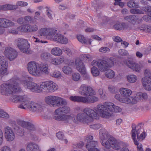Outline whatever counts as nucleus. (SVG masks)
Here are the masks:
<instances>
[{"instance_id": "f257e3e1", "label": "nucleus", "mask_w": 151, "mask_h": 151, "mask_svg": "<svg viewBox=\"0 0 151 151\" xmlns=\"http://www.w3.org/2000/svg\"><path fill=\"white\" fill-rule=\"evenodd\" d=\"M33 81V78L28 76H26L24 81H21L19 79L15 77L9 81L0 86V93L5 96H10L20 92L21 89L19 87V83L21 82L23 86L27 88Z\"/></svg>"}, {"instance_id": "f03ea898", "label": "nucleus", "mask_w": 151, "mask_h": 151, "mask_svg": "<svg viewBox=\"0 0 151 151\" xmlns=\"http://www.w3.org/2000/svg\"><path fill=\"white\" fill-rule=\"evenodd\" d=\"M99 132L101 142L103 146L108 149L111 146L113 149L116 150L121 148L122 145V142L111 137L106 130L101 129L99 130Z\"/></svg>"}, {"instance_id": "7ed1b4c3", "label": "nucleus", "mask_w": 151, "mask_h": 151, "mask_svg": "<svg viewBox=\"0 0 151 151\" xmlns=\"http://www.w3.org/2000/svg\"><path fill=\"white\" fill-rule=\"evenodd\" d=\"M112 103L105 102L103 104H99L95 108V110L101 117L107 118L112 115Z\"/></svg>"}, {"instance_id": "20e7f679", "label": "nucleus", "mask_w": 151, "mask_h": 151, "mask_svg": "<svg viewBox=\"0 0 151 151\" xmlns=\"http://www.w3.org/2000/svg\"><path fill=\"white\" fill-rule=\"evenodd\" d=\"M46 103L51 107H58L67 104L66 101L63 98L58 96L50 95L45 97Z\"/></svg>"}, {"instance_id": "39448f33", "label": "nucleus", "mask_w": 151, "mask_h": 151, "mask_svg": "<svg viewBox=\"0 0 151 151\" xmlns=\"http://www.w3.org/2000/svg\"><path fill=\"white\" fill-rule=\"evenodd\" d=\"M70 109L68 106H64L60 107L55 111L56 115L54 118L58 120L65 121L71 119V117L68 115H64L69 113Z\"/></svg>"}, {"instance_id": "423d86ee", "label": "nucleus", "mask_w": 151, "mask_h": 151, "mask_svg": "<svg viewBox=\"0 0 151 151\" xmlns=\"http://www.w3.org/2000/svg\"><path fill=\"white\" fill-rule=\"evenodd\" d=\"M132 130L131 132L132 137L134 140V144L135 145H137L139 143L136 138V133L138 140L144 139L146 136V133L145 132H144L139 135L140 132H142L141 131V127L139 124L136 126L135 124H133L132 125Z\"/></svg>"}, {"instance_id": "0eeeda50", "label": "nucleus", "mask_w": 151, "mask_h": 151, "mask_svg": "<svg viewBox=\"0 0 151 151\" xmlns=\"http://www.w3.org/2000/svg\"><path fill=\"white\" fill-rule=\"evenodd\" d=\"M15 42L21 52L27 54L32 53V52L30 48V45L27 40L19 38L15 40Z\"/></svg>"}, {"instance_id": "6e6552de", "label": "nucleus", "mask_w": 151, "mask_h": 151, "mask_svg": "<svg viewBox=\"0 0 151 151\" xmlns=\"http://www.w3.org/2000/svg\"><path fill=\"white\" fill-rule=\"evenodd\" d=\"M115 59L110 58L106 60H101L98 61V67L99 70L101 72H105L114 65Z\"/></svg>"}, {"instance_id": "1a4fd4ad", "label": "nucleus", "mask_w": 151, "mask_h": 151, "mask_svg": "<svg viewBox=\"0 0 151 151\" xmlns=\"http://www.w3.org/2000/svg\"><path fill=\"white\" fill-rule=\"evenodd\" d=\"M28 70L30 74L35 76H40V70H39V65L35 61H31L27 65Z\"/></svg>"}, {"instance_id": "9d476101", "label": "nucleus", "mask_w": 151, "mask_h": 151, "mask_svg": "<svg viewBox=\"0 0 151 151\" xmlns=\"http://www.w3.org/2000/svg\"><path fill=\"white\" fill-rule=\"evenodd\" d=\"M42 87L43 91L46 92H54L58 88V86L56 84L52 81H47L43 83Z\"/></svg>"}, {"instance_id": "9b49d317", "label": "nucleus", "mask_w": 151, "mask_h": 151, "mask_svg": "<svg viewBox=\"0 0 151 151\" xmlns=\"http://www.w3.org/2000/svg\"><path fill=\"white\" fill-rule=\"evenodd\" d=\"M79 93L82 95L85 96H91L95 94V92L93 89L91 87L82 84L80 87L79 89Z\"/></svg>"}, {"instance_id": "f8f14e48", "label": "nucleus", "mask_w": 151, "mask_h": 151, "mask_svg": "<svg viewBox=\"0 0 151 151\" xmlns=\"http://www.w3.org/2000/svg\"><path fill=\"white\" fill-rule=\"evenodd\" d=\"M114 29L122 30L124 29L130 30L133 29L132 26L129 24L124 22H117L115 23L112 26Z\"/></svg>"}, {"instance_id": "ddd939ff", "label": "nucleus", "mask_w": 151, "mask_h": 151, "mask_svg": "<svg viewBox=\"0 0 151 151\" xmlns=\"http://www.w3.org/2000/svg\"><path fill=\"white\" fill-rule=\"evenodd\" d=\"M4 53L6 56L10 61L14 60L17 56V51L10 47H6Z\"/></svg>"}, {"instance_id": "4468645a", "label": "nucleus", "mask_w": 151, "mask_h": 151, "mask_svg": "<svg viewBox=\"0 0 151 151\" xmlns=\"http://www.w3.org/2000/svg\"><path fill=\"white\" fill-rule=\"evenodd\" d=\"M124 20L132 23L133 25L137 23L139 24L142 21V19L138 18V17L135 15L126 16L124 17Z\"/></svg>"}, {"instance_id": "2eb2a0df", "label": "nucleus", "mask_w": 151, "mask_h": 151, "mask_svg": "<svg viewBox=\"0 0 151 151\" xmlns=\"http://www.w3.org/2000/svg\"><path fill=\"white\" fill-rule=\"evenodd\" d=\"M29 85L27 88L32 92L40 93L43 91V89L42 88L43 83L39 85L35 83L32 82Z\"/></svg>"}, {"instance_id": "dca6fc26", "label": "nucleus", "mask_w": 151, "mask_h": 151, "mask_svg": "<svg viewBox=\"0 0 151 151\" xmlns=\"http://www.w3.org/2000/svg\"><path fill=\"white\" fill-rule=\"evenodd\" d=\"M126 64L133 71L138 73L141 72L142 67L138 64L132 60H128L127 61Z\"/></svg>"}, {"instance_id": "f3484780", "label": "nucleus", "mask_w": 151, "mask_h": 151, "mask_svg": "<svg viewBox=\"0 0 151 151\" xmlns=\"http://www.w3.org/2000/svg\"><path fill=\"white\" fill-rule=\"evenodd\" d=\"M77 119L80 122L84 123H87L91 122L92 121L91 118H90L84 112L79 113L77 115Z\"/></svg>"}, {"instance_id": "a211bd4d", "label": "nucleus", "mask_w": 151, "mask_h": 151, "mask_svg": "<svg viewBox=\"0 0 151 151\" xmlns=\"http://www.w3.org/2000/svg\"><path fill=\"white\" fill-rule=\"evenodd\" d=\"M5 137L8 141H12L15 137V134L12 128L8 126L6 127L4 129Z\"/></svg>"}, {"instance_id": "6ab92c4d", "label": "nucleus", "mask_w": 151, "mask_h": 151, "mask_svg": "<svg viewBox=\"0 0 151 151\" xmlns=\"http://www.w3.org/2000/svg\"><path fill=\"white\" fill-rule=\"evenodd\" d=\"M21 103V104L18 106L19 108L23 109H28L30 110V109L31 108L33 102L28 100L26 97L24 96H23Z\"/></svg>"}, {"instance_id": "aec40b11", "label": "nucleus", "mask_w": 151, "mask_h": 151, "mask_svg": "<svg viewBox=\"0 0 151 151\" xmlns=\"http://www.w3.org/2000/svg\"><path fill=\"white\" fill-rule=\"evenodd\" d=\"M18 124L22 127H24L29 131H33L35 129L34 125L31 122H25L19 119L17 121Z\"/></svg>"}, {"instance_id": "412c9836", "label": "nucleus", "mask_w": 151, "mask_h": 151, "mask_svg": "<svg viewBox=\"0 0 151 151\" xmlns=\"http://www.w3.org/2000/svg\"><path fill=\"white\" fill-rule=\"evenodd\" d=\"M75 65L77 69L81 73H85L86 68L80 59H76L75 60Z\"/></svg>"}, {"instance_id": "4be33fe9", "label": "nucleus", "mask_w": 151, "mask_h": 151, "mask_svg": "<svg viewBox=\"0 0 151 151\" xmlns=\"http://www.w3.org/2000/svg\"><path fill=\"white\" fill-rule=\"evenodd\" d=\"M83 112H85L87 115L91 118L92 120L93 119H97L98 118L97 112L93 109L87 107L83 109Z\"/></svg>"}, {"instance_id": "5701e85b", "label": "nucleus", "mask_w": 151, "mask_h": 151, "mask_svg": "<svg viewBox=\"0 0 151 151\" xmlns=\"http://www.w3.org/2000/svg\"><path fill=\"white\" fill-rule=\"evenodd\" d=\"M144 88L148 91H151V78L145 77L142 79Z\"/></svg>"}, {"instance_id": "b1692460", "label": "nucleus", "mask_w": 151, "mask_h": 151, "mask_svg": "<svg viewBox=\"0 0 151 151\" xmlns=\"http://www.w3.org/2000/svg\"><path fill=\"white\" fill-rule=\"evenodd\" d=\"M0 23L5 28L14 25V23L10 20L5 18H0Z\"/></svg>"}, {"instance_id": "393cba45", "label": "nucleus", "mask_w": 151, "mask_h": 151, "mask_svg": "<svg viewBox=\"0 0 151 151\" xmlns=\"http://www.w3.org/2000/svg\"><path fill=\"white\" fill-rule=\"evenodd\" d=\"M83 96V103L91 104L98 101V98L95 96Z\"/></svg>"}, {"instance_id": "a878e982", "label": "nucleus", "mask_w": 151, "mask_h": 151, "mask_svg": "<svg viewBox=\"0 0 151 151\" xmlns=\"http://www.w3.org/2000/svg\"><path fill=\"white\" fill-rule=\"evenodd\" d=\"M30 111L37 113H40L43 111L42 107L41 104L33 102Z\"/></svg>"}, {"instance_id": "bb28decb", "label": "nucleus", "mask_w": 151, "mask_h": 151, "mask_svg": "<svg viewBox=\"0 0 151 151\" xmlns=\"http://www.w3.org/2000/svg\"><path fill=\"white\" fill-rule=\"evenodd\" d=\"M54 40L63 44H66L68 42V40L65 37L60 34H58Z\"/></svg>"}, {"instance_id": "cd10ccee", "label": "nucleus", "mask_w": 151, "mask_h": 151, "mask_svg": "<svg viewBox=\"0 0 151 151\" xmlns=\"http://www.w3.org/2000/svg\"><path fill=\"white\" fill-rule=\"evenodd\" d=\"M27 151H40L37 145L34 143H30L27 145Z\"/></svg>"}, {"instance_id": "c85d7f7f", "label": "nucleus", "mask_w": 151, "mask_h": 151, "mask_svg": "<svg viewBox=\"0 0 151 151\" xmlns=\"http://www.w3.org/2000/svg\"><path fill=\"white\" fill-rule=\"evenodd\" d=\"M39 70H40V75L42 73H44L46 74L49 73V69L48 68V65L47 64H43L39 65Z\"/></svg>"}, {"instance_id": "c756f323", "label": "nucleus", "mask_w": 151, "mask_h": 151, "mask_svg": "<svg viewBox=\"0 0 151 151\" xmlns=\"http://www.w3.org/2000/svg\"><path fill=\"white\" fill-rule=\"evenodd\" d=\"M57 32V30L56 29L54 28H49L48 36L54 40L57 35L58 34Z\"/></svg>"}, {"instance_id": "7c9ffc66", "label": "nucleus", "mask_w": 151, "mask_h": 151, "mask_svg": "<svg viewBox=\"0 0 151 151\" xmlns=\"http://www.w3.org/2000/svg\"><path fill=\"white\" fill-rule=\"evenodd\" d=\"M51 52L52 54L56 56H60L63 53L62 49H61L58 47H55L52 48Z\"/></svg>"}, {"instance_id": "2f4dec72", "label": "nucleus", "mask_w": 151, "mask_h": 151, "mask_svg": "<svg viewBox=\"0 0 151 151\" xmlns=\"http://www.w3.org/2000/svg\"><path fill=\"white\" fill-rule=\"evenodd\" d=\"M98 145V143L97 141H89L88 142L86 145V147L88 149L96 148Z\"/></svg>"}, {"instance_id": "473e14b6", "label": "nucleus", "mask_w": 151, "mask_h": 151, "mask_svg": "<svg viewBox=\"0 0 151 151\" xmlns=\"http://www.w3.org/2000/svg\"><path fill=\"white\" fill-rule=\"evenodd\" d=\"M124 101L123 103L128 104H134L137 103L136 100L133 97L128 96L126 97L124 99Z\"/></svg>"}, {"instance_id": "72a5a7b5", "label": "nucleus", "mask_w": 151, "mask_h": 151, "mask_svg": "<svg viewBox=\"0 0 151 151\" xmlns=\"http://www.w3.org/2000/svg\"><path fill=\"white\" fill-rule=\"evenodd\" d=\"M70 100L74 102L83 103V96H72L70 97Z\"/></svg>"}, {"instance_id": "f704fd0d", "label": "nucleus", "mask_w": 151, "mask_h": 151, "mask_svg": "<svg viewBox=\"0 0 151 151\" xmlns=\"http://www.w3.org/2000/svg\"><path fill=\"white\" fill-rule=\"evenodd\" d=\"M127 6L131 8H138L139 6L138 3L134 0H131L127 3Z\"/></svg>"}, {"instance_id": "c9c22d12", "label": "nucleus", "mask_w": 151, "mask_h": 151, "mask_svg": "<svg viewBox=\"0 0 151 151\" xmlns=\"http://www.w3.org/2000/svg\"><path fill=\"white\" fill-rule=\"evenodd\" d=\"M13 129L18 135L20 136H22L23 135L24 131L22 127H19L18 126L15 125L14 126Z\"/></svg>"}, {"instance_id": "e433bc0d", "label": "nucleus", "mask_w": 151, "mask_h": 151, "mask_svg": "<svg viewBox=\"0 0 151 151\" xmlns=\"http://www.w3.org/2000/svg\"><path fill=\"white\" fill-rule=\"evenodd\" d=\"M120 92L121 95L124 96H128L130 95L132 93V92L130 90L125 88L121 89L120 90Z\"/></svg>"}, {"instance_id": "4c0bfd02", "label": "nucleus", "mask_w": 151, "mask_h": 151, "mask_svg": "<svg viewBox=\"0 0 151 151\" xmlns=\"http://www.w3.org/2000/svg\"><path fill=\"white\" fill-rule=\"evenodd\" d=\"M0 66L7 68L8 63L7 59L4 56H0Z\"/></svg>"}, {"instance_id": "58836bf2", "label": "nucleus", "mask_w": 151, "mask_h": 151, "mask_svg": "<svg viewBox=\"0 0 151 151\" xmlns=\"http://www.w3.org/2000/svg\"><path fill=\"white\" fill-rule=\"evenodd\" d=\"M23 96H19L18 95H14L12 96L10 99L11 101L13 102L17 103L21 102Z\"/></svg>"}, {"instance_id": "ea45409f", "label": "nucleus", "mask_w": 151, "mask_h": 151, "mask_svg": "<svg viewBox=\"0 0 151 151\" xmlns=\"http://www.w3.org/2000/svg\"><path fill=\"white\" fill-rule=\"evenodd\" d=\"M28 26L29 32H36L38 29V27L37 23L32 25L28 24Z\"/></svg>"}, {"instance_id": "a19ab883", "label": "nucleus", "mask_w": 151, "mask_h": 151, "mask_svg": "<svg viewBox=\"0 0 151 151\" xmlns=\"http://www.w3.org/2000/svg\"><path fill=\"white\" fill-rule=\"evenodd\" d=\"M36 22V20L35 18L32 17L27 16L24 17V23H32Z\"/></svg>"}, {"instance_id": "79ce46f5", "label": "nucleus", "mask_w": 151, "mask_h": 151, "mask_svg": "<svg viewBox=\"0 0 151 151\" xmlns=\"http://www.w3.org/2000/svg\"><path fill=\"white\" fill-rule=\"evenodd\" d=\"M17 29L21 32H29L28 24L23 25L17 28Z\"/></svg>"}, {"instance_id": "37998d69", "label": "nucleus", "mask_w": 151, "mask_h": 151, "mask_svg": "<svg viewBox=\"0 0 151 151\" xmlns=\"http://www.w3.org/2000/svg\"><path fill=\"white\" fill-rule=\"evenodd\" d=\"M49 28H41L39 31L41 36H46L48 35Z\"/></svg>"}, {"instance_id": "c03bdc74", "label": "nucleus", "mask_w": 151, "mask_h": 151, "mask_svg": "<svg viewBox=\"0 0 151 151\" xmlns=\"http://www.w3.org/2000/svg\"><path fill=\"white\" fill-rule=\"evenodd\" d=\"M3 11L12 10L16 9V6L10 4H5L3 5Z\"/></svg>"}, {"instance_id": "a18cd8bd", "label": "nucleus", "mask_w": 151, "mask_h": 151, "mask_svg": "<svg viewBox=\"0 0 151 151\" xmlns=\"http://www.w3.org/2000/svg\"><path fill=\"white\" fill-rule=\"evenodd\" d=\"M52 56L50 53L47 52L42 53L41 55V57L43 60H47L49 59Z\"/></svg>"}, {"instance_id": "49530a36", "label": "nucleus", "mask_w": 151, "mask_h": 151, "mask_svg": "<svg viewBox=\"0 0 151 151\" xmlns=\"http://www.w3.org/2000/svg\"><path fill=\"white\" fill-rule=\"evenodd\" d=\"M127 79L129 82L133 83L136 82L137 79V77L135 75H130L128 76Z\"/></svg>"}, {"instance_id": "de8ad7c7", "label": "nucleus", "mask_w": 151, "mask_h": 151, "mask_svg": "<svg viewBox=\"0 0 151 151\" xmlns=\"http://www.w3.org/2000/svg\"><path fill=\"white\" fill-rule=\"evenodd\" d=\"M9 115L6 112L0 109V117L5 119L9 118Z\"/></svg>"}, {"instance_id": "09e8293b", "label": "nucleus", "mask_w": 151, "mask_h": 151, "mask_svg": "<svg viewBox=\"0 0 151 151\" xmlns=\"http://www.w3.org/2000/svg\"><path fill=\"white\" fill-rule=\"evenodd\" d=\"M91 72L94 76H97L99 75V71L97 68L93 66L91 68Z\"/></svg>"}, {"instance_id": "8fccbe9b", "label": "nucleus", "mask_w": 151, "mask_h": 151, "mask_svg": "<svg viewBox=\"0 0 151 151\" xmlns=\"http://www.w3.org/2000/svg\"><path fill=\"white\" fill-rule=\"evenodd\" d=\"M78 40L82 43L84 44H87V40L85 37L82 35H79L77 36Z\"/></svg>"}, {"instance_id": "3c124183", "label": "nucleus", "mask_w": 151, "mask_h": 151, "mask_svg": "<svg viewBox=\"0 0 151 151\" xmlns=\"http://www.w3.org/2000/svg\"><path fill=\"white\" fill-rule=\"evenodd\" d=\"M106 76L109 78H113L114 76V73L111 70H108L106 73Z\"/></svg>"}, {"instance_id": "603ef678", "label": "nucleus", "mask_w": 151, "mask_h": 151, "mask_svg": "<svg viewBox=\"0 0 151 151\" xmlns=\"http://www.w3.org/2000/svg\"><path fill=\"white\" fill-rule=\"evenodd\" d=\"M62 50L69 56L72 55V52L71 50L68 48L65 47H63L62 48Z\"/></svg>"}, {"instance_id": "864d4df0", "label": "nucleus", "mask_w": 151, "mask_h": 151, "mask_svg": "<svg viewBox=\"0 0 151 151\" xmlns=\"http://www.w3.org/2000/svg\"><path fill=\"white\" fill-rule=\"evenodd\" d=\"M80 75L79 73H73L72 76V79L75 81H78L80 79Z\"/></svg>"}, {"instance_id": "5fc2aeb1", "label": "nucleus", "mask_w": 151, "mask_h": 151, "mask_svg": "<svg viewBox=\"0 0 151 151\" xmlns=\"http://www.w3.org/2000/svg\"><path fill=\"white\" fill-rule=\"evenodd\" d=\"M130 12L132 14H143V12L140 10L137 9H132L130 10Z\"/></svg>"}, {"instance_id": "6e6d98bb", "label": "nucleus", "mask_w": 151, "mask_h": 151, "mask_svg": "<svg viewBox=\"0 0 151 151\" xmlns=\"http://www.w3.org/2000/svg\"><path fill=\"white\" fill-rule=\"evenodd\" d=\"M112 112L114 111L115 112H119L122 111V109L119 107L115 106L113 103H112Z\"/></svg>"}, {"instance_id": "4d7b16f0", "label": "nucleus", "mask_w": 151, "mask_h": 151, "mask_svg": "<svg viewBox=\"0 0 151 151\" xmlns=\"http://www.w3.org/2000/svg\"><path fill=\"white\" fill-rule=\"evenodd\" d=\"M7 67L0 66V74L1 75L7 74Z\"/></svg>"}, {"instance_id": "13d9d810", "label": "nucleus", "mask_w": 151, "mask_h": 151, "mask_svg": "<svg viewBox=\"0 0 151 151\" xmlns=\"http://www.w3.org/2000/svg\"><path fill=\"white\" fill-rule=\"evenodd\" d=\"M115 2L114 3V5H117L120 7L123 8L125 5V3L122 2V0H114Z\"/></svg>"}, {"instance_id": "bf43d9fd", "label": "nucleus", "mask_w": 151, "mask_h": 151, "mask_svg": "<svg viewBox=\"0 0 151 151\" xmlns=\"http://www.w3.org/2000/svg\"><path fill=\"white\" fill-rule=\"evenodd\" d=\"M62 70L64 73L67 74L71 73L72 71L71 68L69 66L64 67Z\"/></svg>"}, {"instance_id": "052dcab7", "label": "nucleus", "mask_w": 151, "mask_h": 151, "mask_svg": "<svg viewBox=\"0 0 151 151\" xmlns=\"http://www.w3.org/2000/svg\"><path fill=\"white\" fill-rule=\"evenodd\" d=\"M119 54L122 56H127L129 53L127 51L124 49H120L118 51Z\"/></svg>"}, {"instance_id": "680f3d73", "label": "nucleus", "mask_w": 151, "mask_h": 151, "mask_svg": "<svg viewBox=\"0 0 151 151\" xmlns=\"http://www.w3.org/2000/svg\"><path fill=\"white\" fill-rule=\"evenodd\" d=\"M99 51L101 52L106 53V52H109L110 51V49L107 47H102L100 48Z\"/></svg>"}, {"instance_id": "e2e57ef3", "label": "nucleus", "mask_w": 151, "mask_h": 151, "mask_svg": "<svg viewBox=\"0 0 151 151\" xmlns=\"http://www.w3.org/2000/svg\"><path fill=\"white\" fill-rule=\"evenodd\" d=\"M96 4L98 9H101L105 6L104 3L102 1H97Z\"/></svg>"}, {"instance_id": "0e129e2a", "label": "nucleus", "mask_w": 151, "mask_h": 151, "mask_svg": "<svg viewBox=\"0 0 151 151\" xmlns=\"http://www.w3.org/2000/svg\"><path fill=\"white\" fill-rule=\"evenodd\" d=\"M148 26L143 24L138 27V28L141 31L147 32Z\"/></svg>"}, {"instance_id": "69168bd1", "label": "nucleus", "mask_w": 151, "mask_h": 151, "mask_svg": "<svg viewBox=\"0 0 151 151\" xmlns=\"http://www.w3.org/2000/svg\"><path fill=\"white\" fill-rule=\"evenodd\" d=\"M108 88L109 91L112 93H116L118 91L117 89L116 88L112 86H109Z\"/></svg>"}, {"instance_id": "338daca9", "label": "nucleus", "mask_w": 151, "mask_h": 151, "mask_svg": "<svg viewBox=\"0 0 151 151\" xmlns=\"http://www.w3.org/2000/svg\"><path fill=\"white\" fill-rule=\"evenodd\" d=\"M145 77L151 78V71L149 69H145L144 72Z\"/></svg>"}, {"instance_id": "774afa93", "label": "nucleus", "mask_w": 151, "mask_h": 151, "mask_svg": "<svg viewBox=\"0 0 151 151\" xmlns=\"http://www.w3.org/2000/svg\"><path fill=\"white\" fill-rule=\"evenodd\" d=\"M142 10L145 12H151V6L147 5L142 7Z\"/></svg>"}]
</instances>
